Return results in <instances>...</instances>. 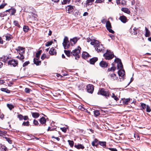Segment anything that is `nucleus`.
Segmentation results:
<instances>
[{
  "instance_id": "14",
  "label": "nucleus",
  "mask_w": 151,
  "mask_h": 151,
  "mask_svg": "<svg viewBox=\"0 0 151 151\" xmlns=\"http://www.w3.org/2000/svg\"><path fill=\"white\" fill-rule=\"evenodd\" d=\"M99 141L97 139L95 138L92 142L91 144L92 146L94 147L95 146L97 147L99 145Z\"/></svg>"
},
{
  "instance_id": "44",
  "label": "nucleus",
  "mask_w": 151,
  "mask_h": 151,
  "mask_svg": "<svg viewBox=\"0 0 151 151\" xmlns=\"http://www.w3.org/2000/svg\"><path fill=\"white\" fill-rule=\"evenodd\" d=\"M23 29L24 32H27L29 29V27L27 26H24L23 27Z\"/></svg>"
},
{
  "instance_id": "50",
  "label": "nucleus",
  "mask_w": 151,
  "mask_h": 151,
  "mask_svg": "<svg viewBox=\"0 0 151 151\" xmlns=\"http://www.w3.org/2000/svg\"><path fill=\"white\" fill-rule=\"evenodd\" d=\"M111 97L114 98V99L116 100V101H117L119 100V99L118 98V97L115 96V94L113 93H112V95L111 96Z\"/></svg>"
},
{
  "instance_id": "42",
  "label": "nucleus",
  "mask_w": 151,
  "mask_h": 151,
  "mask_svg": "<svg viewBox=\"0 0 151 151\" xmlns=\"http://www.w3.org/2000/svg\"><path fill=\"white\" fill-rule=\"evenodd\" d=\"M94 114L95 116H98L100 115L99 111L98 110H96L94 111Z\"/></svg>"
},
{
  "instance_id": "15",
  "label": "nucleus",
  "mask_w": 151,
  "mask_h": 151,
  "mask_svg": "<svg viewBox=\"0 0 151 151\" xmlns=\"http://www.w3.org/2000/svg\"><path fill=\"white\" fill-rule=\"evenodd\" d=\"M39 121L42 125L44 126L46 125V120L45 117H42L40 119Z\"/></svg>"
},
{
  "instance_id": "34",
  "label": "nucleus",
  "mask_w": 151,
  "mask_h": 151,
  "mask_svg": "<svg viewBox=\"0 0 151 151\" xmlns=\"http://www.w3.org/2000/svg\"><path fill=\"white\" fill-rule=\"evenodd\" d=\"M116 69V67L114 66H112L111 68H109L108 70L107 71L110 72V71H113L114 72Z\"/></svg>"
},
{
  "instance_id": "22",
  "label": "nucleus",
  "mask_w": 151,
  "mask_h": 151,
  "mask_svg": "<svg viewBox=\"0 0 151 151\" xmlns=\"http://www.w3.org/2000/svg\"><path fill=\"white\" fill-rule=\"evenodd\" d=\"M121 10L124 12L129 14L130 13V10L127 8L123 7L121 9Z\"/></svg>"
},
{
  "instance_id": "46",
  "label": "nucleus",
  "mask_w": 151,
  "mask_h": 151,
  "mask_svg": "<svg viewBox=\"0 0 151 151\" xmlns=\"http://www.w3.org/2000/svg\"><path fill=\"white\" fill-rule=\"evenodd\" d=\"M7 106L8 107L10 110H12L13 108H14V106L11 104H7Z\"/></svg>"
},
{
  "instance_id": "28",
  "label": "nucleus",
  "mask_w": 151,
  "mask_h": 151,
  "mask_svg": "<svg viewBox=\"0 0 151 151\" xmlns=\"http://www.w3.org/2000/svg\"><path fill=\"white\" fill-rule=\"evenodd\" d=\"M145 30L146 31L145 35V36L147 37H149L150 34V31L146 27H145Z\"/></svg>"
},
{
  "instance_id": "7",
  "label": "nucleus",
  "mask_w": 151,
  "mask_h": 151,
  "mask_svg": "<svg viewBox=\"0 0 151 151\" xmlns=\"http://www.w3.org/2000/svg\"><path fill=\"white\" fill-rule=\"evenodd\" d=\"M114 62L117 63V68L118 69L122 70L123 69V65L120 59L116 58L115 59Z\"/></svg>"
},
{
  "instance_id": "53",
  "label": "nucleus",
  "mask_w": 151,
  "mask_h": 151,
  "mask_svg": "<svg viewBox=\"0 0 151 151\" xmlns=\"http://www.w3.org/2000/svg\"><path fill=\"white\" fill-rule=\"evenodd\" d=\"M29 63V61H26L23 64V67H25L28 65Z\"/></svg>"
},
{
  "instance_id": "30",
  "label": "nucleus",
  "mask_w": 151,
  "mask_h": 151,
  "mask_svg": "<svg viewBox=\"0 0 151 151\" xmlns=\"http://www.w3.org/2000/svg\"><path fill=\"white\" fill-rule=\"evenodd\" d=\"M94 1V0H86V6H87L91 5Z\"/></svg>"
},
{
  "instance_id": "64",
  "label": "nucleus",
  "mask_w": 151,
  "mask_h": 151,
  "mask_svg": "<svg viewBox=\"0 0 151 151\" xmlns=\"http://www.w3.org/2000/svg\"><path fill=\"white\" fill-rule=\"evenodd\" d=\"M101 22L102 23L104 24L106 22V20L105 19H103L101 20Z\"/></svg>"
},
{
  "instance_id": "16",
  "label": "nucleus",
  "mask_w": 151,
  "mask_h": 151,
  "mask_svg": "<svg viewBox=\"0 0 151 151\" xmlns=\"http://www.w3.org/2000/svg\"><path fill=\"white\" fill-rule=\"evenodd\" d=\"M100 66L102 67L106 68L108 65V63L104 61H101L99 63Z\"/></svg>"
},
{
  "instance_id": "8",
  "label": "nucleus",
  "mask_w": 151,
  "mask_h": 151,
  "mask_svg": "<svg viewBox=\"0 0 151 151\" xmlns=\"http://www.w3.org/2000/svg\"><path fill=\"white\" fill-rule=\"evenodd\" d=\"M118 74L119 76L121 78H119L120 81H122L124 80V77L125 75V72L123 69L119 70L118 71Z\"/></svg>"
},
{
  "instance_id": "37",
  "label": "nucleus",
  "mask_w": 151,
  "mask_h": 151,
  "mask_svg": "<svg viewBox=\"0 0 151 151\" xmlns=\"http://www.w3.org/2000/svg\"><path fill=\"white\" fill-rule=\"evenodd\" d=\"M5 37H6V40L8 41L12 38V36L9 35H6Z\"/></svg>"
},
{
  "instance_id": "62",
  "label": "nucleus",
  "mask_w": 151,
  "mask_h": 151,
  "mask_svg": "<svg viewBox=\"0 0 151 151\" xmlns=\"http://www.w3.org/2000/svg\"><path fill=\"white\" fill-rule=\"evenodd\" d=\"M6 4H2L0 5V9H2L6 5Z\"/></svg>"
},
{
  "instance_id": "24",
  "label": "nucleus",
  "mask_w": 151,
  "mask_h": 151,
  "mask_svg": "<svg viewBox=\"0 0 151 151\" xmlns=\"http://www.w3.org/2000/svg\"><path fill=\"white\" fill-rule=\"evenodd\" d=\"M90 56L89 54L86 52H83L82 54V57L84 59H86Z\"/></svg>"
},
{
  "instance_id": "13",
  "label": "nucleus",
  "mask_w": 151,
  "mask_h": 151,
  "mask_svg": "<svg viewBox=\"0 0 151 151\" xmlns=\"http://www.w3.org/2000/svg\"><path fill=\"white\" fill-rule=\"evenodd\" d=\"M109 78L111 81H114L117 79V77L114 73H110L108 76Z\"/></svg>"
},
{
  "instance_id": "12",
  "label": "nucleus",
  "mask_w": 151,
  "mask_h": 151,
  "mask_svg": "<svg viewBox=\"0 0 151 151\" xmlns=\"http://www.w3.org/2000/svg\"><path fill=\"white\" fill-rule=\"evenodd\" d=\"M8 65H12L13 67L16 66L18 64V61L15 59H12L9 60L8 63Z\"/></svg>"
},
{
  "instance_id": "31",
  "label": "nucleus",
  "mask_w": 151,
  "mask_h": 151,
  "mask_svg": "<svg viewBox=\"0 0 151 151\" xmlns=\"http://www.w3.org/2000/svg\"><path fill=\"white\" fill-rule=\"evenodd\" d=\"M0 151H8L7 148L4 145H0Z\"/></svg>"
},
{
  "instance_id": "63",
  "label": "nucleus",
  "mask_w": 151,
  "mask_h": 151,
  "mask_svg": "<svg viewBox=\"0 0 151 151\" xmlns=\"http://www.w3.org/2000/svg\"><path fill=\"white\" fill-rule=\"evenodd\" d=\"M109 149L111 151H117V149L115 148H109Z\"/></svg>"
},
{
  "instance_id": "19",
  "label": "nucleus",
  "mask_w": 151,
  "mask_h": 151,
  "mask_svg": "<svg viewBox=\"0 0 151 151\" xmlns=\"http://www.w3.org/2000/svg\"><path fill=\"white\" fill-rule=\"evenodd\" d=\"M9 56H3L1 58V60L3 62H5L7 61L8 59H9Z\"/></svg>"
},
{
  "instance_id": "11",
  "label": "nucleus",
  "mask_w": 151,
  "mask_h": 151,
  "mask_svg": "<svg viewBox=\"0 0 151 151\" xmlns=\"http://www.w3.org/2000/svg\"><path fill=\"white\" fill-rule=\"evenodd\" d=\"M87 92L90 93H92L94 91V86L92 84H88L87 86Z\"/></svg>"
},
{
  "instance_id": "41",
  "label": "nucleus",
  "mask_w": 151,
  "mask_h": 151,
  "mask_svg": "<svg viewBox=\"0 0 151 151\" xmlns=\"http://www.w3.org/2000/svg\"><path fill=\"white\" fill-rule=\"evenodd\" d=\"M6 12V10L2 12L1 13H0V17H4L5 16H6L7 15V12Z\"/></svg>"
},
{
  "instance_id": "48",
  "label": "nucleus",
  "mask_w": 151,
  "mask_h": 151,
  "mask_svg": "<svg viewBox=\"0 0 151 151\" xmlns=\"http://www.w3.org/2000/svg\"><path fill=\"white\" fill-rule=\"evenodd\" d=\"M52 41L50 42H48L45 44V46L47 47L50 46L52 44Z\"/></svg>"
},
{
  "instance_id": "33",
  "label": "nucleus",
  "mask_w": 151,
  "mask_h": 151,
  "mask_svg": "<svg viewBox=\"0 0 151 151\" xmlns=\"http://www.w3.org/2000/svg\"><path fill=\"white\" fill-rule=\"evenodd\" d=\"M1 90L7 93H9L10 92V91L6 88H1Z\"/></svg>"
},
{
  "instance_id": "35",
  "label": "nucleus",
  "mask_w": 151,
  "mask_h": 151,
  "mask_svg": "<svg viewBox=\"0 0 151 151\" xmlns=\"http://www.w3.org/2000/svg\"><path fill=\"white\" fill-rule=\"evenodd\" d=\"M64 52L67 56L68 57H69L71 55H72V54H71V52L69 50H65Z\"/></svg>"
},
{
  "instance_id": "55",
  "label": "nucleus",
  "mask_w": 151,
  "mask_h": 151,
  "mask_svg": "<svg viewBox=\"0 0 151 151\" xmlns=\"http://www.w3.org/2000/svg\"><path fill=\"white\" fill-rule=\"evenodd\" d=\"M78 108L79 109H80L82 111H84L85 110V109L82 106H78Z\"/></svg>"
},
{
  "instance_id": "25",
  "label": "nucleus",
  "mask_w": 151,
  "mask_h": 151,
  "mask_svg": "<svg viewBox=\"0 0 151 151\" xmlns=\"http://www.w3.org/2000/svg\"><path fill=\"white\" fill-rule=\"evenodd\" d=\"M49 53L50 55H54L56 54L55 50L53 48H52L50 49Z\"/></svg>"
},
{
  "instance_id": "1",
  "label": "nucleus",
  "mask_w": 151,
  "mask_h": 151,
  "mask_svg": "<svg viewBox=\"0 0 151 151\" xmlns=\"http://www.w3.org/2000/svg\"><path fill=\"white\" fill-rule=\"evenodd\" d=\"M90 44L93 46L95 50L98 52H102L104 50V47L102 45L100 44L97 40L91 42Z\"/></svg>"
},
{
  "instance_id": "9",
  "label": "nucleus",
  "mask_w": 151,
  "mask_h": 151,
  "mask_svg": "<svg viewBox=\"0 0 151 151\" xmlns=\"http://www.w3.org/2000/svg\"><path fill=\"white\" fill-rule=\"evenodd\" d=\"M106 26L107 30L109 32L112 33H114V31L111 29V24L109 21H108L106 22Z\"/></svg>"
},
{
  "instance_id": "56",
  "label": "nucleus",
  "mask_w": 151,
  "mask_h": 151,
  "mask_svg": "<svg viewBox=\"0 0 151 151\" xmlns=\"http://www.w3.org/2000/svg\"><path fill=\"white\" fill-rule=\"evenodd\" d=\"M31 91V90L28 88H26L25 90L26 93H29Z\"/></svg>"
},
{
  "instance_id": "5",
  "label": "nucleus",
  "mask_w": 151,
  "mask_h": 151,
  "mask_svg": "<svg viewBox=\"0 0 151 151\" xmlns=\"http://www.w3.org/2000/svg\"><path fill=\"white\" fill-rule=\"evenodd\" d=\"M98 94L105 96L106 98L109 97V92L104 88H102L99 91Z\"/></svg>"
},
{
  "instance_id": "20",
  "label": "nucleus",
  "mask_w": 151,
  "mask_h": 151,
  "mask_svg": "<svg viewBox=\"0 0 151 151\" xmlns=\"http://www.w3.org/2000/svg\"><path fill=\"white\" fill-rule=\"evenodd\" d=\"M38 59L34 58L33 60L34 63L37 65H40L41 64V61L38 60Z\"/></svg>"
},
{
  "instance_id": "4",
  "label": "nucleus",
  "mask_w": 151,
  "mask_h": 151,
  "mask_svg": "<svg viewBox=\"0 0 151 151\" xmlns=\"http://www.w3.org/2000/svg\"><path fill=\"white\" fill-rule=\"evenodd\" d=\"M103 55L106 60L111 59L114 57L113 53L108 50H107L106 52L104 53Z\"/></svg>"
},
{
  "instance_id": "17",
  "label": "nucleus",
  "mask_w": 151,
  "mask_h": 151,
  "mask_svg": "<svg viewBox=\"0 0 151 151\" xmlns=\"http://www.w3.org/2000/svg\"><path fill=\"white\" fill-rule=\"evenodd\" d=\"M6 12L10 13L11 15H14L16 12V10L14 9H12L7 10Z\"/></svg>"
},
{
  "instance_id": "32",
  "label": "nucleus",
  "mask_w": 151,
  "mask_h": 151,
  "mask_svg": "<svg viewBox=\"0 0 151 151\" xmlns=\"http://www.w3.org/2000/svg\"><path fill=\"white\" fill-rule=\"evenodd\" d=\"M99 145L103 146L104 147H105L106 146V142H102L99 141Z\"/></svg>"
},
{
  "instance_id": "23",
  "label": "nucleus",
  "mask_w": 151,
  "mask_h": 151,
  "mask_svg": "<svg viewBox=\"0 0 151 151\" xmlns=\"http://www.w3.org/2000/svg\"><path fill=\"white\" fill-rule=\"evenodd\" d=\"M98 60L97 58L94 57L91 59L90 60V63L91 64H93Z\"/></svg>"
},
{
  "instance_id": "2",
  "label": "nucleus",
  "mask_w": 151,
  "mask_h": 151,
  "mask_svg": "<svg viewBox=\"0 0 151 151\" xmlns=\"http://www.w3.org/2000/svg\"><path fill=\"white\" fill-rule=\"evenodd\" d=\"M15 49L17 52H19L20 55L17 56V58L23 62L24 61L23 59L24 57L23 54L24 53L25 48L19 46Z\"/></svg>"
},
{
  "instance_id": "47",
  "label": "nucleus",
  "mask_w": 151,
  "mask_h": 151,
  "mask_svg": "<svg viewBox=\"0 0 151 151\" xmlns=\"http://www.w3.org/2000/svg\"><path fill=\"white\" fill-rule=\"evenodd\" d=\"M17 117L20 121L22 120L23 119V116L21 114H18L17 115Z\"/></svg>"
},
{
  "instance_id": "45",
  "label": "nucleus",
  "mask_w": 151,
  "mask_h": 151,
  "mask_svg": "<svg viewBox=\"0 0 151 151\" xmlns=\"http://www.w3.org/2000/svg\"><path fill=\"white\" fill-rule=\"evenodd\" d=\"M70 0H63V1L62 2V4H66L67 3H69L70 2Z\"/></svg>"
},
{
  "instance_id": "26",
  "label": "nucleus",
  "mask_w": 151,
  "mask_h": 151,
  "mask_svg": "<svg viewBox=\"0 0 151 151\" xmlns=\"http://www.w3.org/2000/svg\"><path fill=\"white\" fill-rule=\"evenodd\" d=\"M79 38H78V37H75L72 39H70V42L71 43V42H73V44H74L76 43L77 41L79 39Z\"/></svg>"
},
{
  "instance_id": "60",
  "label": "nucleus",
  "mask_w": 151,
  "mask_h": 151,
  "mask_svg": "<svg viewBox=\"0 0 151 151\" xmlns=\"http://www.w3.org/2000/svg\"><path fill=\"white\" fill-rule=\"evenodd\" d=\"M121 4L123 5V6H124L125 5H126V1L125 0H122L121 2Z\"/></svg>"
},
{
  "instance_id": "49",
  "label": "nucleus",
  "mask_w": 151,
  "mask_h": 151,
  "mask_svg": "<svg viewBox=\"0 0 151 151\" xmlns=\"http://www.w3.org/2000/svg\"><path fill=\"white\" fill-rule=\"evenodd\" d=\"M141 106L143 109H145L146 108L147 106L144 103H141Z\"/></svg>"
},
{
  "instance_id": "61",
  "label": "nucleus",
  "mask_w": 151,
  "mask_h": 151,
  "mask_svg": "<svg viewBox=\"0 0 151 151\" xmlns=\"http://www.w3.org/2000/svg\"><path fill=\"white\" fill-rule=\"evenodd\" d=\"M6 140L10 144H12V140H10L9 138L6 137Z\"/></svg>"
},
{
  "instance_id": "39",
  "label": "nucleus",
  "mask_w": 151,
  "mask_h": 151,
  "mask_svg": "<svg viewBox=\"0 0 151 151\" xmlns=\"http://www.w3.org/2000/svg\"><path fill=\"white\" fill-rule=\"evenodd\" d=\"M130 100L129 98L125 99L123 101V103L124 104H127L129 102Z\"/></svg>"
},
{
  "instance_id": "27",
  "label": "nucleus",
  "mask_w": 151,
  "mask_h": 151,
  "mask_svg": "<svg viewBox=\"0 0 151 151\" xmlns=\"http://www.w3.org/2000/svg\"><path fill=\"white\" fill-rule=\"evenodd\" d=\"M74 147L77 149H83L84 148V147L83 145L81 144H78L77 145H75Z\"/></svg>"
},
{
  "instance_id": "10",
  "label": "nucleus",
  "mask_w": 151,
  "mask_h": 151,
  "mask_svg": "<svg viewBox=\"0 0 151 151\" xmlns=\"http://www.w3.org/2000/svg\"><path fill=\"white\" fill-rule=\"evenodd\" d=\"M74 10V6L71 5L67 6L65 8L66 12L69 14L72 13Z\"/></svg>"
},
{
  "instance_id": "18",
  "label": "nucleus",
  "mask_w": 151,
  "mask_h": 151,
  "mask_svg": "<svg viewBox=\"0 0 151 151\" xmlns=\"http://www.w3.org/2000/svg\"><path fill=\"white\" fill-rule=\"evenodd\" d=\"M119 19L123 23H125L127 22V18L124 15L121 16L119 18Z\"/></svg>"
},
{
  "instance_id": "51",
  "label": "nucleus",
  "mask_w": 151,
  "mask_h": 151,
  "mask_svg": "<svg viewBox=\"0 0 151 151\" xmlns=\"http://www.w3.org/2000/svg\"><path fill=\"white\" fill-rule=\"evenodd\" d=\"M29 121H27L26 122H24L22 124V125L24 126H28L29 125Z\"/></svg>"
},
{
  "instance_id": "21",
  "label": "nucleus",
  "mask_w": 151,
  "mask_h": 151,
  "mask_svg": "<svg viewBox=\"0 0 151 151\" xmlns=\"http://www.w3.org/2000/svg\"><path fill=\"white\" fill-rule=\"evenodd\" d=\"M32 116L34 118H38L40 116L39 113L37 112H31Z\"/></svg>"
},
{
  "instance_id": "6",
  "label": "nucleus",
  "mask_w": 151,
  "mask_h": 151,
  "mask_svg": "<svg viewBox=\"0 0 151 151\" xmlns=\"http://www.w3.org/2000/svg\"><path fill=\"white\" fill-rule=\"evenodd\" d=\"M63 45L65 49H68L70 46L69 42L67 37H65L63 43Z\"/></svg>"
},
{
  "instance_id": "43",
  "label": "nucleus",
  "mask_w": 151,
  "mask_h": 151,
  "mask_svg": "<svg viewBox=\"0 0 151 151\" xmlns=\"http://www.w3.org/2000/svg\"><path fill=\"white\" fill-rule=\"evenodd\" d=\"M13 23H14V25L15 26H17L19 28L20 27V26L19 24V23H18V21L15 20L14 21Z\"/></svg>"
},
{
  "instance_id": "58",
  "label": "nucleus",
  "mask_w": 151,
  "mask_h": 151,
  "mask_svg": "<svg viewBox=\"0 0 151 151\" xmlns=\"http://www.w3.org/2000/svg\"><path fill=\"white\" fill-rule=\"evenodd\" d=\"M61 130L64 132H66L67 131L66 128L65 127H62L60 128Z\"/></svg>"
},
{
  "instance_id": "52",
  "label": "nucleus",
  "mask_w": 151,
  "mask_h": 151,
  "mask_svg": "<svg viewBox=\"0 0 151 151\" xmlns=\"http://www.w3.org/2000/svg\"><path fill=\"white\" fill-rule=\"evenodd\" d=\"M96 40L94 39H91L90 38H87V41L88 42H89L91 41V42H93V41H96Z\"/></svg>"
},
{
  "instance_id": "29",
  "label": "nucleus",
  "mask_w": 151,
  "mask_h": 151,
  "mask_svg": "<svg viewBox=\"0 0 151 151\" xmlns=\"http://www.w3.org/2000/svg\"><path fill=\"white\" fill-rule=\"evenodd\" d=\"M139 31L138 28H137L136 27H135L133 29L132 31V34L134 35H136L137 32H139Z\"/></svg>"
},
{
  "instance_id": "3",
  "label": "nucleus",
  "mask_w": 151,
  "mask_h": 151,
  "mask_svg": "<svg viewBox=\"0 0 151 151\" xmlns=\"http://www.w3.org/2000/svg\"><path fill=\"white\" fill-rule=\"evenodd\" d=\"M81 49V48L78 46V48L75 49L71 52V54L75 57V59L76 60H78L80 58L79 54Z\"/></svg>"
},
{
  "instance_id": "38",
  "label": "nucleus",
  "mask_w": 151,
  "mask_h": 151,
  "mask_svg": "<svg viewBox=\"0 0 151 151\" xmlns=\"http://www.w3.org/2000/svg\"><path fill=\"white\" fill-rule=\"evenodd\" d=\"M42 52V50H40L37 51L36 54V57L39 59L40 55H41Z\"/></svg>"
},
{
  "instance_id": "40",
  "label": "nucleus",
  "mask_w": 151,
  "mask_h": 151,
  "mask_svg": "<svg viewBox=\"0 0 151 151\" xmlns=\"http://www.w3.org/2000/svg\"><path fill=\"white\" fill-rule=\"evenodd\" d=\"M69 144L71 147H73L74 145V142L73 140H68V141Z\"/></svg>"
},
{
  "instance_id": "54",
  "label": "nucleus",
  "mask_w": 151,
  "mask_h": 151,
  "mask_svg": "<svg viewBox=\"0 0 151 151\" xmlns=\"http://www.w3.org/2000/svg\"><path fill=\"white\" fill-rule=\"evenodd\" d=\"M151 110L150 109V107L148 105L146 107V111L147 112H150Z\"/></svg>"
},
{
  "instance_id": "59",
  "label": "nucleus",
  "mask_w": 151,
  "mask_h": 151,
  "mask_svg": "<svg viewBox=\"0 0 151 151\" xmlns=\"http://www.w3.org/2000/svg\"><path fill=\"white\" fill-rule=\"evenodd\" d=\"M46 57V55L45 54H43L42 55V56L41 57V59H42V60H43L44 59H45V58Z\"/></svg>"
},
{
  "instance_id": "36",
  "label": "nucleus",
  "mask_w": 151,
  "mask_h": 151,
  "mask_svg": "<svg viewBox=\"0 0 151 151\" xmlns=\"http://www.w3.org/2000/svg\"><path fill=\"white\" fill-rule=\"evenodd\" d=\"M78 88L79 90H83L85 87V85L82 83L79 85Z\"/></svg>"
},
{
  "instance_id": "57",
  "label": "nucleus",
  "mask_w": 151,
  "mask_h": 151,
  "mask_svg": "<svg viewBox=\"0 0 151 151\" xmlns=\"http://www.w3.org/2000/svg\"><path fill=\"white\" fill-rule=\"evenodd\" d=\"M33 123L35 125H37L39 124L38 121L35 119L34 120Z\"/></svg>"
}]
</instances>
